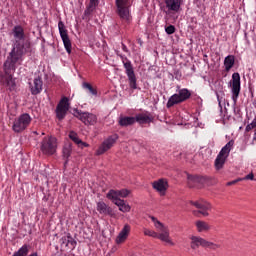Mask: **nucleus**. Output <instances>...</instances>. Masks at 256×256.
Wrapping results in <instances>:
<instances>
[{
    "label": "nucleus",
    "instance_id": "obj_29",
    "mask_svg": "<svg viewBox=\"0 0 256 256\" xmlns=\"http://www.w3.org/2000/svg\"><path fill=\"white\" fill-rule=\"evenodd\" d=\"M30 249V245L24 244L18 251L14 252L12 256H28Z\"/></svg>",
    "mask_w": 256,
    "mask_h": 256
},
{
    "label": "nucleus",
    "instance_id": "obj_27",
    "mask_svg": "<svg viewBox=\"0 0 256 256\" xmlns=\"http://www.w3.org/2000/svg\"><path fill=\"white\" fill-rule=\"evenodd\" d=\"M233 65H235V56H233V55H228V56L224 59L225 71H231V69H233Z\"/></svg>",
    "mask_w": 256,
    "mask_h": 256
},
{
    "label": "nucleus",
    "instance_id": "obj_44",
    "mask_svg": "<svg viewBox=\"0 0 256 256\" xmlns=\"http://www.w3.org/2000/svg\"><path fill=\"white\" fill-rule=\"evenodd\" d=\"M250 127L256 129V116L254 117L253 121L250 123Z\"/></svg>",
    "mask_w": 256,
    "mask_h": 256
},
{
    "label": "nucleus",
    "instance_id": "obj_25",
    "mask_svg": "<svg viewBox=\"0 0 256 256\" xmlns=\"http://www.w3.org/2000/svg\"><path fill=\"white\" fill-rule=\"evenodd\" d=\"M69 137L71 139V141H74L76 143V145H78V147H81L83 149V147H89V144L82 142L81 139H79V136L77 135V133L71 131L69 133Z\"/></svg>",
    "mask_w": 256,
    "mask_h": 256
},
{
    "label": "nucleus",
    "instance_id": "obj_36",
    "mask_svg": "<svg viewBox=\"0 0 256 256\" xmlns=\"http://www.w3.org/2000/svg\"><path fill=\"white\" fill-rule=\"evenodd\" d=\"M68 249H71V251H73V249H75V247H77V241H75V239H73L72 236H70V240L68 242Z\"/></svg>",
    "mask_w": 256,
    "mask_h": 256
},
{
    "label": "nucleus",
    "instance_id": "obj_31",
    "mask_svg": "<svg viewBox=\"0 0 256 256\" xmlns=\"http://www.w3.org/2000/svg\"><path fill=\"white\" fill-rule=\"evenodd\" d=\"M107 199H110L111 201H117L120 197L119 190H110L107 195Z\"/></svg>",
    "mask_w": 256,
    "mask_h": 256
},
{
    "label": "nucleus",
    "instance_id": "obj_1",
    "mask_svg": "<svg viewBox=\"0 0 256 256\" xmlns=\"http://www.w3.org/2000/svg\"><path fill=\"white\" fill-rule=\"evenodd\" d=\"M10 35H12L14 42L7 56L8 62L6 65H11L10 63H23V55L31 51V43L25 41V29L21 25H16L12 28Z\"/></svg>",
    "mask_w": 256,
    "mask_h": 256
},
{
    "label": "nucleus",
    "instance_id": "obj_26",
    "mask_svg": "<svg viewBox=\"0 0 256 256\" xmlns=\"http://www.w3.org/2000/svg\"><path fill=\"white\" fill-rule=\"evenodd\" d=\"M97 5H99V0H90L89 5L87 6L86 10L84 11V15L89 17L95 9H97Z\"/></svg>",
    "mask_w": 256,
    "mask_h": 256
},
{
    "label": "nucleus",
    "instance_id": "obj_2",
    "mask_svg": "<svg viewBox=\"0 0 256 256\" xmlns=\"http://www.w3.org/2000/svg\"><path fill=\"white\" fill-rule=\"evenodd\" d=\"M8 61L9 58L6 59L3 65L4 73L6 75L4 87H8L9 91H15L16 84L15 80L13 79V72L16 71L17 65H21L22 62H14L10 63L9 65L7 64Z\"/></svg>",
    "mask_w": 256,
    "mask_h": 256
},
{
    "label": "nucleus",
    "instance_id": "obj_6",
    "mask_svg": "<svg viewBox=\"0 0 256 256\" xmlns=\"http://www.w3.org/2000/svg\"><path fill=\"white\" fill-rule=\"evenodd\" d=\"M31 121H33V118H31V115H29V113L21 114L14 119L12 131H14V133H23V131H25V129H27L29 125H31Z\"/></svg>",
    "mask_w": 256,
    "mask_h": 256
},
{
    "label": "nucleus",
    "instance_id": "obj_33",
    "mask_svg": "<svg viewBox=\"0 0 256 256\" xmlns=\"http://www.w3.org/2000/svg\"><path fill=\"white\" fill-rule=\"evenodd\" d=\"M71 151H72L71 144L64 145L63 150H62L63 157L65 159H69V157H71Z\"/></svg>",
    "mask_w": 256,
    "mask_h": 256
},
{
    "label": "nucleus",
    "instance_id": "obj_17",
    "mask_svg": "<svg viewBox=\"0 0 256 256\" xmlns=\"http://www.w3.org/2000/svg\"><path fill=\"white\" fill-rule=\"evenodd\" d=\"M191 205L199 209V213L203 217H209V211H211V204L205 200L191 201Z\"/></svg>",
    "mask_w": 256,
    "mask_h": 256
},
{
    "label": "nucleus",
    "instance_id": "obj_45",
    "mask_svg": "<svg viewBox=\"0 0 256 256\" xmlns=\"http://www.w3.org/2000/svg\"><path fill=\"white\" fill-rule=\"evenodd\" d=\"M122 50L124 51V53H129V49L125 44H122Z\"/></svg>",
    "mask_w": 256,
    "mask_h": 256
},
{
    "label": "nucleus",
    "instance_id": "obj_15",
    "mask_svg": "<svg viewBox=\"0 0 256 256\" xmlns=\"http://www.w3.org/2000/svg\"><path fill=\"white\" fill-rule=\"evenodd\" d=\"M187 179H188V187L190 188L196 187L197 189H201V187H203V185L207 183V177L205 176L188 174Z\"/></svg>",
    "mask_w": 256,
    "mask_h": 256
},
{
    "label": "nucleus",
    "instance_id": "obj_21",
    "mask_svg": "<svg viewBox=\"0 0 256 256\" xmlns=\"http://www.w3.org/2000/svg\"><path fill=\"white\" fill-rule=\"evenodd\" d=\"M129 233H131V226L129 224H125L116 238L117 245L125 243V241H127V238L129 237Z\"/></svg>",
    "mask_w": 256,
    "mask_h": 256
},
{
    "label": "nucleus",
    "instance_id": "obj_13",
    "mask_svg": "<svg viewBox=\"0 0 256 256\" xmlns=\"http://www.w3.org/2000/svg\"><path fill=\"white\" fill-rule=\"evenodd\" d=\"M117 139H119V135L118 134H112L111 136H109L97 149L96 154L97 155H103L104 153H107V151H109V149H111L113 147V145H115V143H117Z\"/></svg>",
    "mask_w": 256,
    "mask_h": 256
},
{
    "label": "nucleus",
    "instance_id": "obj_40",
    "mask_svg": "<svg viewBox=\"0 0 256 256\" xmlns=\"http://www.w3.org/2000/svg\"><path fill=\"white\" fill-rule=\"evenodd\" d=\"M119 191V195L120 197H128L129 193H131V191L127 190V189H122V190H118Z\"/></svg>",
    "mask_w": 256,
    "mask_h": 256
},
{
    "label": "nucleus",
    "instance_id": "obj_30",
    "mask_svg": "<svg viewBox=\"0 0 256 256\" xmlns=\"http://www.w3.org/2000/svg\"><path fill=\"white\" fill-rule=\"evenodd\" d=\"M150 219L154 223V226L157 229V231H159V233H161L162 231H165V229H167V227H165V225H163V223H161L159 220H157V218H155V216H150Z\"/></svg>",
    "mask_w": 256,
    "mask_h": 256
},
{
    "label": "nucleus",
    "instance_id": "obj_22",
    "mask_svg": "<svg viewBox=\"0 0 256 256\" xmlns=\"http://www.w3.org/2000/svg\"><path fill=\"white\" fill-rule=\"evenodd\" d=\"M153 189H156L161 195H165V191L169 187L167 180L159 179L158 181L153 182L152 184Z\"/></svg>",
    "mask_w": 256,
    "mask_h": 256
},
{
    "label": "nucleus",
    "instance_id": "obj_46",
    "mask_svg": "<svg viewBox=\"0 0 256 256\" xmlns=\"http://www.w3.org/2000/svg\"><path fill=\"white\" fill-rule=\"evenodd\" d=\"M252 127H251V125L250 124H248L247 126H246V128H245V131H246V133H249V131H252Z\"/></svg>",
    "mask_w": 256,
    "mask_h": 256
},
{
    "label": "nucleus",
    "instance_id": "obj_32",
    "mask_svg": "<svg viewBox=\"0 0 256 256\" xmlns=\"http://www.w3.org/2000/svg\"><path fill=\"white\" fill-rule=\"evenodd\" d=\"M82 87L83 89H88L91 95L97 97V89L93 88V86L90 83L83 82Z\"/></svg>",
    "mask_w": 256,
    "mask_h": 256
},
{
    "label": "nucleus",
    "instance_id": "obj_9",
    "mask_svg": "<svg viewBox=\"0 0 256 256\" xmlns=\"http://www.w3.org/2000/svg\"><path fill=\"white\" fill-rule=\"evenodd\" d=\"M117 13L122 21H130L131 15L129 14V7L131 1L129 0H116Z\"/></svg>",
    "mask_w": 256,
    "mask_h": 256
},
{
    "label": "nucleus",
    "instance_id": "obj_37",
    "mask_svg": "<svg viewBox=\"0 0 256 256\" xmlns=\"http://www.w3.org/2000/svg\"><path fill=\"white\" fill-rule=\"evenodd\" d=\"M119 211H121L122 213H129V211H131V206L125 203L123 206L119 208Z\"/></svg>",
    "mask_w": 256,
    "mask_h": 256
},
{
    "label": "nucleus",
    "instance_id": "obj_4",
    "mask_svg": "<svg viewBox=\"0 0 256 256\" xmlns=\"http://www.w3.org/2000/svg\"><path fill=\"white\" fill-rule=\"evenodd\" d=\"M191 99V91L187 88H182L178 90V93L173 94L167 101L166 107L167 109H171V107H175V105H181V103H185Z\"/></svg>",
    "mask_w": 256,
    "mask_h": 256
},
{
    "label": "nucleus",
    "instance_id": "obj_3",
    "mask_svg": "<svg viewBox=\"0 0 256 256\" xmlns=\"http://www.w3.org/2000/svg\"><path fill=\"white\" fill-rule=\"evenodd\" d=\"M119 57L121 58L125 73L128 77L130 89H137V76L135 75V69L133 68L131 60H129L125 55H119Z\"/></svg>",
    "mask_w": 256,
    "mask_h": 256
},
{
    "label": "nucleus",
    "instance_id": "obj_8",
    "mask_svg": "<svg viewBox=\"0 0 256 256\" xmlns=\"http://www.w3.org/2000/svg\"><path fill=\"white\" fill-rule=\"evenodd\" d=\"M190 247L191 249H199V247H208V249H213V251L219 249L221 245L215 244L213 242H209L205 240V238L199 236H192Z\"/></svg>",
    "mask_w": 256,
    "mask_h": 256
},
{
    "label": "nucleus",
    "instance_id": "obj_10",
    "mask_svg": "<svg viewBox=\"0 0 256 256\" xmlns=\"http://www.w3.org/2000/svg\"><path fill=\"white\" fill-rule=\"evenodd\" d=\"M71 108V103H69L68 97H62L59 103L56 106V117L59 121H63L67 117V112Z\"/></svg>",
    "mask_w": 256,
    "mask_h": 256
},
{
    "label": "nucleus",
    "instance_id": "obj_18",
    "mask_svg": "<svg viewBox=\"0 0 256 256\" xmlns=\"http://www.w3.org/2000/svg\"><path fill=\"white\" fill-rule=\"evenodd\" d=\"M96 209L100 215H103L104 217H115V212H113V208H111L109 205H107L105 202L101 201L97 203Z\"/></svg>",
    "mask_w": 256,
    "mask_h": 256
},
{
    "label": "nucleus",
    "instance_id": "obj_49",
    "mask_svg": "<svg viewBox=\"0 0 256 256\" xmlns=\"http://www.w3.org/2000/svg\"><path fill=\"white\" fill-rule=\"evenodd\" d=\"M217 97H218V101H219V95H217Z\"/></svg>",
    "mask_w": 256,
    "mask_h": 256
},
{
    "label": "nucleus",
    "instance_id": "obj_11",
    "mask_svg": "<svg viewBox=\"0 0 256 256\" xmlns=\"http://www.w3.org/2000/svg\"><path fill=\"white\" fill-rule=\"evenodd\" d=\"M74 117L82 121L84 125H95V123H97V115L89 112H83L79 109L74 110Z\"/></svg>",
    "mask_w": 256,
    "mask_h": 256
},
{
    "label": "nucleus",
    "instance_id": "obj_47",
    "mask_svg": "<svg viewBox=\"0 0 256 256\" xmlns=\"http://www.w3.org/2000/svg\"><path fill=\"white\" fill-rule=\"evenodd\" d=\"M256 141V132L254 133V136H253V142Z\"/></svg>",
    "mask_w": 256,
    "mask_h": 256
},
{
    "label": "nucleus",
    "instance_id": "obj_43",
    "mask_svg": "<svg viewBox=\"0 0 256 256\" xmlns=\"http://www.w3.org/2000/svg\"><path fill=\"white\" fill-rule=\"evenodd\" d=\"M239 181H241V179H236L230 182H227V187H231V185H236V183H239Z\"/></svg>",
    "mask_w": 256,
    "mask_h": 256
},
{
    "label": "nucleus",
    "instance_id": "obj_16",
    "mask_svg": "<svg viewBox=\"0 0 256 256\" xmlns=\"http://www.w3.org/2000/svg\"><path fill=\"white\" fill-rule=\"evenodd\" d=\"M135 123H138L139 125H150V123H153L154 117L153 114L149 111H144L141 113H138L134 117Z\"/></svg>",
    "mask_w": 256,
    "mask_h": 256
},
{
    "label": "nucleus",
    "instance_id": "obj_35",
    "mask_svg": "<svg viewBox=\"0 0 256 256\" xmlns=\"http://www.w3.org/2000/svg\"><path fill=\"white\" fill-rule=\"evenodd\" d=\"M144 235H147L148 237H153L154 239H157V237H158L157 232H155L153 230H149V229L144 230Z\"/></svg>",
    "mask_w": 256,
    "mask_h": 256
},
{
    "label": "nucleus",
    "instance_id": "obj_39",
    "mask_svg": "<svg viewBox=\"0 0 256 256\" xmlns=\"http://www.w3.org/2000/svg\"><path fill=\"white\" fill-rule=\"evenodd\" d=\"M255 179V175L253 173H250L246 175L244 178H240V181H253Z\"/></svg>",
    "mask_w": 256,
    "mask_h": 256
},
{
    "label": "nucleus",
    "instance_id": "obj_41",
    "mask_svg": "<svg viewBox=\"0 0 256 256\" xmlns=\"http://www.w3.org/2000/svg\"><path fill=\"white\" fill-rule=\"evenodd\" d=\"M5 79H7V74L0 72V85H5Z\"/></svg>",
    "mask_w": 256,
    "mask_h": 256
},
{
    "label": "nucleus",
    "instance_id": "obj_19",
    "mask_svg": "<svg viewBox=\"0 0 256 256\" xmlns=\"http://www.w3.org/2000/svg\"><path fill=\"white\" fill-rule=\"evenodd\" d=\"M164 3L169 13H179L181 11V5H183V0H164Z\"/></svg>",
    "mask_w": 256,
    "mask_h": 256
},
{
    "label": "nucleus",
    "instance_id": "obj_14",
    "mask_svg": "<svg viewBox=\"0 0 256 256\" xmlns=\"http://www.w3.org/2000/svg\"><path fill=\"white\" fill-rule=\"evenodd\" d=\"M58 29H59L61 39L64 43V47L67 53L71 55V49H72L71 39H69V34L67 33V29L65 28V24L63 23V21H59Z\"/></svg>",
    "mask_w": 256,
    "mask_h": 256
},
{
    "label": "nucleus",
    "instance_id": "obj_20",
    "mask_svg": "<svg viewBox=\"0 0 256 256\" xmlns=\"http://www.w3.org/2000/svg\"><path fill=\"white\" fill-rule=\"evenodd\" d=\"M43 91V80L41 77H36L33 83H30V92L32 95H39Z\"/></svg>",
    "mask_w": 256,
    "mask_h": 256
},
{
    "label": "nucleus",
    "instance_id": "obj_38",
    "mask_svg": "<svg viewBox=\"0 0 256 256\" xmlns=\"http://www.w3.org/2000/svg\"><path fill=\"white\" fill-rule=\"evenodd\" d=\"M167 35H173L175 33V26L169 25L165 28Z\"/></svg>",
    "mask_w": 256,
    "mask_h": 256
},
{
    "label": "nucleus",
    "instance_id": "obj_23",
    "mask_svg": "<svg viewBox=\"0 0 256 256\" xmlns=\"http://www.w3.org/2000/svg\"><path fill=\"white\" fill-rule=\"evenodd\" d=\"M156 239H160V241H163L164 243H168L169 245H175V243H173V241H171V238L169 237V229L166 228L165 230H163L162 232H160L158 234V236L156 237Z\"/></svg>",
    "mask_w": 256,
    "mask_h": 256
},
{
    "label": "nucleus",
    "instance_id": "obj_5",
    "mask_svg": "<svg viewBox=\"0 0 256 256\" xmlns=\"http://www.w3.org/2000/svg\"><path fill=\"white\" fill-rule=\"evenodd\" d=\"M40 151L48 157L55 155L57 153V138L54 136L44 137L40 144Z\"/></svg>",
    "mask_w": 256,
    "mask_h": 256
},
{
    "label": "nucleus",
    "instance_id": "obj_34",
    "mask_svg": "<svg viewBox=\"0 0 256 256\" xmlns=\"http://www.w3.org/2000/svg\"><path fill=\"white\" fill-rule=\"evenodd\" d=\"M71 239V234L63 236L60 240L61 247H69V240Z\"/></svg>",
    "mask_w": 256,
    "mask_h": 256
},
{
    "label": "nucleus",
    "instance_id": "obj_42",
    "mask_svg": "<svg viewBox=\"0 0 256 256\" xmlns=\"http://www.w3.org/2000/svg\"><path fill=\"white\" fill-rule=\"evenodd\" d=\"M113 203H114V205H117V207H119V209H120V207L125 204V200H121L118 198V200L113 201Z\"/></svg>",
    "mask_w": 256,
    "mask_h": 256
},
{
    "label": "nucleus",
    "instance_id": "obj_12",
    "mask_svg": "<svg viewBox=\"0 0 256 256\" xmlns=\"http://www.w3.org/2000/svg\"><path fill=\"white\" fill-rule=\"evenodd\" d=\"M241 93V75L238 72L232 74V101L234 104L237 103L239 99V94Z\"/></svg>",
    "mask_w": 256,
    "mask_h": 256
},
{
    "label": "nucleus",
    "instance_id": "obj_7",
    "mask_svg": "<svg viewBox=\"0 0 256 256\" xmlns=\"http://www.w3.org/2000/svg\"><path fill=\"white\" fill-rule=\"evenodd\" d=\"M233 145H235L234 140H230L219 152L217 155L214 165L217 171L221 170L225 165V161H227V157L231 153V149H233Z\"/></svg>",
    "mask_w": 256,
    "mask_h": 256
},
{
    "label": "nucleus",
    "instance_id": "obj_24",
    "mask_svg": "<svg viewBox=\"0 0 256 256\" xmlns=\"http://www.w3.org/2000/svg\"><path fill=\"white\" fill-rule=\"evenodd\" d=\"M131 125H135V117L125 116L119 119L120 127H129Z\"/></svg>",
    "mask_w": 256,
    "mask_h": 256
},
{
    "label": "nucleus",
    "instance_id": "obj_28",
    "mask_svg": "<svg viewBox=\"0 0 256 256\" xmlns=\"http://www.w3.org/2000/svg\"><path fill=\"white\" fill-rule=\"evenodd\" d=\"M198 233H203L205 231H209L211 229V226H209V223L205 221L198 220L195 223Z\"/></svg>",
    "mask_w": 256,
    "mask_h": 256
},
{
    "label": "nucleus",
    "instance_id": "obj_48",
    "mask_svg": "<svg viewBox=\"0 0 256 256\" xmlns=\"http://www.w3.org/2000/svg\"><path fill=\"white\" fill-rule=\"evenodd\" d=\"M29 256H38V255H37V252H34V253L30 254Z\"/></svg>",
    "mask_w": 256,
    "mask_h": 256
}]
</instances>
